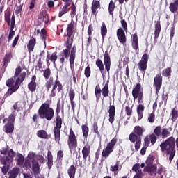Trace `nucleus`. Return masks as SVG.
<instances>
[{
  "mask_svg": "<svg viewBox=\"0 0 178 178\" xmlns=\"http://www.w3.org/2000/svg\"><path fill=\"white\" fill-rule=\"evenodd\" d=\"M74 34H76L74 24L70 23L67 27V40L65 42V49L60 53L59 57L61 65H65V59H69L70 67L72 71L74 69V60H76V53L77 52L76 46L72 47Z\"/></svg>",
  "mask_w": 178,
  "mask_h": 178,
  "instance_id": "nucleus-1",
  "label": "nucleus"
},
{
  "mask_svg": "<svg viewBox=\"0 0 178 178\" xmlns=\"http://www.w3.org/2000/svg\"><path fill=\"white\" fill-rule=\"evenodd\" d=\"M160 148L162 152H165V151L167 155H170L169 161L172 162L175 158V156L176 155V143L175 137L170 136L165 141L162 142L160 145Z\"/></svg>",
  "mask_w": 178,
  "mask_h": 178,
  "instance_id": "nucleus-2",
  "label": "nucleus"
},
{
  "mask_svg": "<svg viewBox=\"0 0 178 178\" xmlns=\"http://www.w3.org/2000/svg\"><path fill=\"white\" fill-rule=\"evenodd\" d=\"M172 130V127L163 128L161 126H156L154 129V133L149 134V138L151 141V145H155L156 143V140L159 138V137H162V138H166L170 136V131Z\"/></svg>",
  "mask_w": 178,
  "mask_h": 178,
  "instance_id": "nucleus-3",
  "label": "nucleus"
},
{
  "mask_svg": "<svg viewBox=\"0 0 178 178\" xmlns=\"http://www.w3.org/2000/svg\"><path fill=\"white\" fill-rule=\"evenodd\" d=\"M60 100H58L56 109V126L54 129V140L58 144H60V129H62V118L59 115V113H60Z\"/></svg>",
  "mask_w": 178,
  "mask_h": 178,
  "instance_id": "nucleus-4",
  "label": "nucleus"
},
{
  "mask_svg": "<svg viewBox=\"0 0 178 178\" xmlns=\"http://www.w3.org/2000/svg\"><path fill=\"white\" fill-rule=\"evenodd\" d=\"M38 113L40 119H46L48 122H51L55 116V111L51 108L49 103H43L39 108Z\"/></svg>",
  "mask_w": 178,
  "mask_h": 178,
  "instance_id": "nucleus-5",
  "label": "nucleus"
},
{
  "mask_svg": "<svg viewBox=\"0 0 178 178\" xmlns=\"http://www.w3.org/2000/svg\"><path fill=\"white\" fill-rule=\"evenodd\" d=\"M26 72H22L20 74L19 76L16 79L14 86L9 87L7 92L4 94L3 99H6L8 97H10L12 94H13L14 92H16V91L19 90V88H20V86L22 85V83L24 81V79H26Z\"/></svg>",
  "mask_w": 178,
  "mask_h": 178,
  "instance_id": "nucleus-6",
  "label": "nucleus"
},
{
  "mask_svg": "<svg viewBox=\"0 0 178 178\" xmlns=\"http://www.w3.org/2000/svg\"><path fill=\"white\" fill-rule=\"evenodd\" d=\"M154 161L155 156L152 154L149 155L146 160V166L143 170V171L150 173V176L156 175V165L154 164Z\"/></svg>",
  "mask_w": 178,
  "mask_h": 178,
  "instance_id": "nucleus-7",
  "label": "nucleus"
},
{
  "mask_svg": "<svg viewBox=\"0 0 178 178\" xmlns=\"http://www.w3.org/2000/svg\"><path fill=\"white\" fill-rule=\"evenodd\" d=\"M67 145L70 151H72V149H76V148L79 147L77 137L76 136V134H74V131L72 128L70 129V133L68 134Z\"/></svg>",
  "mask_w": 178,
  "mask_h": 178,
  "instance_id": "nucleus-8",
  "label": "nucleus"
},
{
  "mask_svg": "<svg viewBox=\"0 0 178 178\" xmlns=\"http://www.w3.org/2000/svg\"><path fill=\"white\" fill-rule=\"evenodd\" d=\"M52 86H54V87H56V89H57L58 92L63 91V85H62V83H60L58 79H56L54 82V77H50L49 79L47 80L44 84V87L47 91H49V90L52 88Z\"/></svg>",
  "mask_w": 178,
  "mask_h": 178,
  "instance_id": "nucleus-9",
  "label": "nucleus"
},
{
  "mask_svg": "<svg viewBox=\"0 0 178 178\" xmlns=\"http://www.w3.org/2000/svg\"><path fill=\"white\" fill-rule=\"evenodd\" d=\"M134 99H138V104H140L136 107V112L138 113V120H141L144 116V110L145 107L142 104L144 102V94L134 97Z\"/></svg>",
  "mask_w": 178,
  "mask_h": 178,
  "instance_id": "nucleus-10",
  "label": "nucleus"
},
{
  "mask_svg": "<svg viewBox=\"0 0 178 178\" xmlns=\"http://www.w3.org/2000/svg\"><path fill=\"white\" fill-rule=\"evenodd\" d=\"M118 143V139L113 138L106 145V148L102 150V154L103 158H108L109 155L113 152L115 145Z\"/></svg>",
  "mask_w": 178,
  "mask_h": 178,
  "instance_id": "nucleus-11",
  "label": "nucleus"
},
{
  "mask_svg": "<svg viewBox=\"0 0 178 178\" xmlns=\"http://www.w3.org/2000/svg\"><path fill=\"white\" fill-rule=\"evenodd\" d=\"M149 59V56L145 53L142 57L141 60L138 63V70L143 74H145L147 71V65H148V60Z\"/></svg>",
  "mask_w": 178,
  "mask_h": 178,
  "instance_id": "nucleus-12",
  "label": "nucleus"
},
{
  "mask_svg": "<svg viewBox=\"0 0 178 178\" xmlns=\"http://www.w3.org/2000/svg\"><path fill=\"white\" fill-rule=\"evenodd\" d=\"M22 70H23V69H22L20 65L15 68V72L13 77L8 79L6 81V86H7V87H13L15 86V80L13 79H16V77H20V74H22Z\"/></svg>",
  "mask_w": 178,
  "mask_h": 178,
  "instance_id": "nucleus-13",
  "label": "nucleus"
},
{
  "mask_svg": "<svg viewBox=\"0 0 178 178\" xmlns=\"http://www.w3.org/2000/svg\"><path fill=\"white\" fill-rule=\"evenodd\" d=\"M145 129H144V127H140L138 125L136 126L134 129V132H131L129 135V138H131L134 136H136L138 138H141V137L143 136V134L145 133Z\"/></svg>",
  "mask_w": 178,
  "mask_h": 178,
  "instance_id": "nucleus-14",
  "label": "nucleus"
},
{
  "mask_svg": "<svg viewBox=\"0 0 178 178\" xmlns=\"http://www.w3.org/2000/svg\"><path fill=\"white\" fill-rule=\"evenodd\" d=\"M143 91H144V88H143L141 83H137L135 86H134V88L132 89L133 98L138 97L140 95H143L144 94Z\"/></svg>",
  "mask_w": 178,
  "mask_h": 178,
  "instance_id": "nucleus-15",
  "label": "nucleus"
},
{
  "mask_svg": "<svg viewBox=\"0 0 178 178\" xmlns=\"http://www.w3.org/2000/svg\"><path fill=\"white\" fill-rule=\"evenodd\" d=\"M154 87L156 90V94H158L161 90V87H162V75L161 74H156L154 79Z\"/></svg>",
  "mask_w": 178,
  "mask_h": 178,
  "instance_id": "nucleus-16",
  "label": "nucleus"
},
{
  "mask_svg": "<svg viewBox=\"0 0 178 178\" xmlns=\"http://www.w3.org/2000/svg\"><path fill=\"white\" fill-rule=\"evenodd\" d=\"M104 63L105 66V70L109 73L111 70V56L109 55V51L108 50L104 52Z\"/></svg>",
  "mask_w": 178,
  "mask_h": 178,
  "instance_id": "nucleus-17",
  "label": "nucleus"
},
{
  "mask_svg": "<svg viewBox=\"0 0 178 178\" xmlns=\"http://www.w3.org/2000/svg\"><path fill=\"white\" fill-rule=\"evenodd\" d=\"M116 113V107H115V105H111L109 106L108 108V122L111 123V124H113V122H115V116Z\"/></svg>",
  "mask_w": 178,
  "mask_h": 178,
  "instance_id": "nucleus-18",
  "label": "nucleus"
},
{
  "mask_svg": "<svg viewBox=\"0 0 178 178\" xmlns=\"http://www.w3.org/2000/svg\"><path fill=\"white\" fill-rule=\"evenodd\" d=\"M50 62H53L54 64H55V62H56V60H58V53L57 52H54L51 54H48L46 58V63H47V67H49V66H51V63Z\"/></svg>",
  "mask_w": 178,
  "mask_h": 178,
  "instance_id": "nucleus-19",
  "label": "nucleus"
},
{
  "mask_svg": "<svg viewBox=\"0 0 178 178\" xmlns=\"http://www.w3.org/2000/svg\"><path fill=\"white\" fill-rule=\"evenodd\" d=\"M68 97L70 98L72 109V111H74V108H76V102H74V98L76 97V92L74 91V89H70L68 92Z\"/></svg>",
  "mask_w": 178,
  "mask_h": 178,
  "instance_id": "nucleus-20",
  "label": "nucleus"
},
{
  "mask_svg": "<svg viewBox=\"0 0 178 178\" xmlns=\"http://www.w3.org/2000/svg\"><path fill=\"white\" fill-rule=\"evenodd\" d=\"M37 76L33 75L31 77V81L28 83V90L31 91V92H35V90H37Z\"/></svg>",
  "mask_w": 178,
  "mask_h": 178,
  "instance_id": "nucleus-21",
  "label": "nucleus"
},
{
  "mask_svg": "<svg viewBox=\"0 0 178 178\" xmlns=\"http://www.w3.org/2000/svg\"><path fill=\"white\" fill-rule=\"evenodd\" d=\"M129 138L131 143H135V149L136 151H138V149H140V148L141 147L142 138H138L136 136L134 135L133 138Z\"/></svg>",
  "mask_w": 178,
  "mask_h": 178,
  "instance_id": "nucleus-22",
  "label": "nucleus"
},
{
  "mask_svg": "<svg viewBox=\"0 0 178 178\" xmlns=\"http://www.w3.org/2000/svg\"><path fill=\"white\" fill-rule=\"evenodd\" d=\"M82 155L83 161H87V158L90 161L91 159V147L90 146L83 147L82 149Z\"/></svg>",
  "mask_w": 178,
  "mask_h": 178,
  "instance_id": "nucleus-23",
  "label": "nucleus"
},
{
  "mask_svg": "<svg viewBox=\"0 0 178 178\" xmlns=\"http://www.w3.org/2000/svg\"><path fill=\"white\" fill-rule=\"evenodd\" d=\"M131 45L133 49L136 51L138 53L140 52V47L138 46V36L137 34L131 35Z\"/></svg>",
  "mask_w": 178,
  "mask_h": 178,
  "instance_id": "nucleus-24",
  "label": "nucleus"
},
{
  "mask_svg": "<svg viewBox=\"0 0 178 178\" xmlns=\"http://www.w3.org/2000/svg\"><path fill=\"white\" fill-rule=\"evenodd\" d=\"M117 37L121 42V44H125L126 42V33H124V31L122 30V28H119L117 31Z\"/></svg>",
  "mask_w": 178,
  "mask_h": 178,
  "instance_id": "nucleus-25",
  "label": "nucleus"
},
{
  "mask_svg": "<svg viewBox=\"0 0 178 178\" xmlns=\"http://www.w3.org/2000/svg\"><path fill=\"white\" fill-rule=\"evenodd\" d=\"M38 23H49V18L45 11H41L39 14Z\"/></svg>",
  "mask_w": 178,
  "mask_h": 178,
  "instance_id": "nucleus-26",
  "label": "nucleus"
},
{
  "mask_svg": "<svg viewBox=\"0 0 178 178\" xmlns=\"http://www.w3.org/2000/svg\"><path fill=\"white\" fill-rule=\"evenodd\" d=\"M12 58H13V56L12 55V51H9L6 54L3 59V67H4V69H6V67H8V65L10 63Z\"/></svg>",
  "mask_w": 178,
  "mask_h": 178,
  "instance_id": "nucleus-27",
  "label": "nucleus"
},
{
  "mask_svg": "<svg viewBox=\"0 0 178 178\" xmlns=\"http://www.w3.org/2000/svg\"><path fill=\"white\" fill-rule=\"evenodd\" d=\"M100 7H101V3L99 2V1L93 0L92 6H91V10H92V15H94L95 16H97V15H98V11L97 10H98V9H99Z\"/></svg>",
  "mask_w": 178,
  "mask_h": 178,
  "instance_id": "nucleus-28",
  "label": "nucleus"
},
{
  "mask_svg": "<svg viewBox=\"0 0 178 178\" xmlns=\"http://www.w3.org/2000/svg\"><path fill=\"white\" fill-rule=\"evenodd\" d=\"M5 20L7 23H16L15 19V14L12 15V12L8 10L5 13Z\"/></svg>",
  "mask_w": 178,
  "mask_h": 178,
  "instance_id": "nucleus-29",
  "label": "nucleus"
},
{
  "mask_svg": "<svg viewBox=\"0 0 178 178\" xmlns=\"http://www.w3.org/2000/svg\"><path fill=\"white\" fill-rule=\"evenodd\" d=\"M3 132L7 134H12L15 131V124L10 123H6L3 128Z\"/></svg>",
  "mask_w": 178,
  "mask_h": 178,
  "instance_id": "nucleus-30",
  "label": "nucleus"
},
{
  "mask_svg": "<svg viewBox=\"0 0 178 178\" xmlns=\"http://www.w3.org/2000/svg\"><path fill=\"white\" fill-rule=\"evenodd\" d=\"M37 44V39L35 38H32L29 40L28 44H27V49L29 54H31L33 51H34V47Z\"/></svg>",
  "mask_w": 178,
  "mask_h": 178,
  "instance_id": "nucleus-31",
  "label": "nucleus"
},
{
  "mask_svg": "<svg viewBox=\"0 0 178 178\" xmlns=\"http://www.w3.org/2000/svg\"><path fill=\"white\" fill-rule=\"evenodd\" d=\"M20 173V168L14 167L11 170L8 172V178H17L19 174Z\"/></svg>",
  "mask_w": 178,
  "mask_h": 178,
  "instance_id": "nucleus-32",
  "label": "nucleus"
},
{
  "mask_svg": "<svg viewBox=\"0 0 178 178\" xmlns=\"http://www.w3.org/2000/svg\"><path fill=\"white\" fill-rule=\"evenodd\" d=\"M32 163V170L34 175H39L40 173V163L37 160L33 159L31 161Z\"/></svg>",
  "mask_w": 178,
  "mask_h": 178,
  "instance_id": "nucleus-33",
  "label": "nucleus"
},
{
  "mask_svg": "<svg viewBox=\"0 0 178 178\" xmlns=\"http://www.w3.org/2000/svg\"><path fill=\"white\" fill-rule=\"evenodd\" d=\"M161 24L159 23H156L154 27V44H156L157 41H158V38L159 37V34H161Z\"/></svg>",
  "mask_w": 178,
  "mask_h": 178,
  "instance_id": "nucleus-34",
  "label": "nucleus"
},
{
  "mask_svg": "<svg viewBox=\"0 0 178 178\" xmlns=\"http://www.w3.org/2000/svg\"><path fill=\"white\" fill-rule=\"evenodd\" d=\"M16 116H17V114H15V112H12L8 118H6L3 120V123H6V122H8L7 123L15 124V120H16Z\"/></svg>",
  "mask_w": 178,
  "mask_h": 178,
  "instance_id": "nucleus-35",
  "label": "nucleus"
},
{
  "mask_svg": "<svg viewBox=\"0 0 178 178\" xmlns=\"http://www.w3.org/2000/svg\"><path fill=\"white\" fill-rule=\"evenodd\" d=\"M70 3H65L62 8H60V12L58 14V17H62L63 15H66L69 12V6H70Z\"/></svg>",
  "mask_w": 178,
  "mask_h": 178,
  "instance_id": "nucleus-36",
  "label": "nucleus"
},
{
  "mask_svg": "<svg viewBox=\"0 0 178 178\" xmlns=\"http://www.w3.org/2000/svg\"><path fill=\"white\" fill-rule=\"evenodd\" d=\"M15 161H16V165H17V166H23L24 163V156H23V154L20 153H17Z\"/></svg>",
  "mask_w": 178,
  "mask_h": 178,
  "instance_id": "nucleus-37",
  "label": "nucleus"
},
{
  "mask_svg": "<svg viewBox=\"0 0 178 178\" xmlns=\"http://www.w3.org/2000/svg\"><path fill=\"white\" fill-rule=\"evenodd\" d=\"M76 166L74 165H72L67 170L68 176L70 178H75L76 177Z\"/></svg>",
  "mask_w": 178,
  "mask_h": 178,
  "instance_id": "nucleus-38",
  "label": "nucleus"
},
{
  "mask_svg": "<svg viewBox=\"0 0 178 178\" xmlns=\"http://www.w3.org/2000/svg\"><path fill=\"white\" fill-rule=\"evenodd\" d=\"M100 30L102 41H104L105 37H106V34H108V28L106 27V25H105V23L102 24Z\"/></svg>",
  "mask_w": 178,
  "mask_h": 178,
  "instance_id": "nucleus-39",
  "label": "nucleus"
},
{
  "mask_svg": "<svg viewBox=\"0 0 178 178\" xmlns=\"http://www.w3.org/2000/svg\"><path fill=\"white\" fill-rule=\"evenodd\" d=\"M13 159L11 157H9L8 156H6L2 158L1 159V164L2 165H7L8 166H10V163H13Z\"/></svg>",
  "mask_w": 178,
  "mask_h": 178,
  "instance_id": "nucleus-40",
  "label": "nucleus"
},
{
  "mask_svg": "<svg viewBox=\"0 0 178 178\" xmlns=\"http://www.w3.org/2000/svg\"><path fill=\"white\" fill-rule=\"evenodd\" d=\"M169 9L172 13H176L178 9V0H175L173 3H171Z\"/></svg>",
  "mask_w": 178,
  "mask_h": 178,
  "instance_id": "nucleus-41",
  "label": "nucleus"
},
{
  "mask_svg": "<svg viewBox=\"0 0 178 178\" xmlns=\"http://www.w3.org/2000/svg\"><path fill=\"white\" fill-rule=\"evenodd\" d=\"M53 163H54V161H53L52 153H51V151H49L47 153V165L49 169H51L52 168Z\"/></svg>",
  "mask_w": 178,
  "mask_h": 178,
  "instance_id": "nucleus-42",
  "label": "nucleus"
},
{
  "mask_svg": "<svg viewBox=\"0 0 178 178\" xmlns=\"http://www.w3.org/2000/svg\"><path fill=\"white\" fill-rule=\"evenodd\" d=\"M36 134L39 138H43L44 140L48 138V133L45 130H39Z\"/></svg>",
  "mask_w": 178,
  "mask_h": 178,
  "instance_id": "nucleus-43",
  "label": "nucleus"
},
{
  "mask_svg": "<svg viewBox=\"0 0 178 178\" xmlns=\"http://www.w3.org/2000/svg\"><path fill=\"white\" fill-rule=\"evenodd\" d=\"M96 66H97L102 74L104 73V70H105V67L104 66V63L102 62V60H101V59L97 58L96 60Z\"/></svg>",
  "mask_w": 178,
  "mask_h": 178,
  "instance_id": "nucleus-44",
  "label": "nucleus"
},
{
  "mask_svg": "<svg viewBox=\"0 0 178 178\" xmlns=\"http://www.w3.org/2000/svg\"><path fill=\"white\" fill-rule=\"evenodd\" d=\"M81 129L83 137L84 138H87V137H88V132L90 131V128H88V126H87V124H82Z\"/></svg>",
  "mask_w": 178,
  "mask_h": 178,
  "instance_id": "nucleus-45",
  "label": "nucleus"
},
{
  "mask_svg": "<svg viewBox=\"0 0 178 178\" xmlns=\"http://www.w3.org/2000/svg\"><path fill=\"white\" fill-rule=\"evenodd\" d=\"M102 94L104 98L109 97V86H108V83H106L102 88Z\"/></svg>",
  "mask_w": 178,
  "mask_h": 178,
  "instance_id": "nucleus-46",
  "label": "nucleus"
},
{
  "mask_svg": "<svg viewBox=\"0 0 178 178\" xmlns=\"http://www.w3.org/2000/svg\"><path fill=\"white\" fill-rule=\"evenodd\" d=\"M42 72H43V77L46 80H49V79H51V68H49V67H47V68L42 70Z\"/></svg>",
  "mask_w": 178,
  "mask_h": 178,
  "instance_id": "nucleus-47",
  "label": "nucleus"
},
{
  "mask_svg": "<svg viewBox=\"0 0 178 178\" xmlns=\"http://www.w3.org/2000/svg\"><path fill=\"white\" fill-rule=\"evenodd\" d=\"M115 8H116V6L115 5V2L113 1H111L108 5V13L109 15H111V16H113V12L115 11Z\"/></svg>",
  "mask_w": 178,
  "mask_h": 178,
  "instance_id": "nucleus-48",
  "label": "nucleus"
},
{
  "mask_svg": "<svg viewBox=\"0 0 178 178\" xmlns=\"http://www.w3.org/2000/svg\"><path fill=\"white\" fill-rule=\"evenodd\" d=\"M162 76L163 77H170L172 76V67H168L162 71Z\"/></svg>",
  "mask_w": 178,
  "mask_h": 178,
  "instance_id": "nucleus-49",
  "label": "nucleus"
},
{
  "mask_svg": "<svg viewBox=\"0 0 178 178\" xmlns=\"http://www.w3.org/2000/svg\"><path fill=\"white\" fill-rule=\"evenodd\" d=\"M178 118V111L176 110V108L172 109L171 111V120L172 122H176Z\"/></svg>",
  "mask_w": 178,
  "mask_h": 178,
  "instance_id": "nucleus-50",
  "label": "nucleus"
},
{
  "mask_svg": "<svg viewBox=\"0 0 178 178\" xmlns=\"http://www.w3.org/2000/svg\"><path fill=\"white\" fill-rule=\"evenodd\" d=\"M22 165L26 170H29V169L31 168V160L30 159H26Z\"/></svg>",
  "mask_w": 178,
  "mask_h": 178,
  "instance_id": "nucleus-51",
  "label": "nucleus"
},
{
  "mask_svg": "<svg viewBox=\"0 0 178 178\" xmlns=\"http://www.w3.org/2000/svg\"><path fill=\"white\" fill-rule=\"evenodd\" d=\"M101 92H102V90H101L99 85H97L95 90V94L97 101L101 98Z\"/></svg>",
  "mask_w": 178,
  "mask_h": 178,
  "instance_id": "nucleus-52",
  "label": "nucleus"
},
{
  "mask_svg": "<svg viewBox=\"0 0 178 178\" xmlns=\"http://www.w3.org/2000/svg\"><path fill=\"white\" fill-rule=\"evenodd\" d=\"M92 130L94 133V134H96V136H100L99 131H98V122H94L92 126Z\"/></svg>",
  "mask_w": 178,
  "mask_h": 178,
  "instance_id": "nucleus-53",
  "label": "nucleus"
},
{
  "mask_svg": "<svg viewBox=\"0 0 178 178\" xmlns=\"http://www.w3.org/2000/svg\"><path fill=\"white\" fill-rule=\"evenodd\" d=\"M40 37L44 41V43L46 44L45 40H47V31L44 28L41 29Z\"/></svg>",
  "mask_w": 178,
  "mask_h": 178,
  "instance_id": "nucleus-54",
  "label": "nucleus"
},
{
  "mask_svg": "<svg viewBox=\"0 0 178 178\" xmlns=\"http://www.w3.org/2000/svg\"><path fill=\"white\" fill-rule=\"evenodd\" d=\"M84 74L87 79H89L90 76H91V68L90 67V65L85 68Z\"/></svg>",
  "mask_w": 178,
  "mask_h": 178,
  "instance_id": "nucleus-55",
  "label": "nucleus"
},
{
  "mask_svg": "<svg viewBox=\"0 0 178 178\" xmlns=\"http://www.w3.org/2000/svg\"><path fill=\"white\" fill-rule=\"evenodd\" d=\"M149 144H151V138H149V135L146 136L144 138V147H149Z\"/></svg>",
  "mask_w": 178,
  "mask_h": 178,
  "instance_id": "nucleus-56",
  "label": "nucleus"
},
{
  "mask_svg": "<svg viewBox=\"0 0 178 178\" xmlns=\"http://www.w3.org/2000/svg\"><path fill=\"white\" fill-rule=\"evenodd\" d=\"M23 9V3L20 4L19 6H17L15 10V15L17 16H22V10Z\"/></svg>",
  "mask_w": 178,
  "mask_h": 178,
  "instance_id": "nucleus-57",
  "label": "nucleus"
},
{
  "mask_svg": "<svg viewBox=\"0 0 178 178\" xmlns=\"http://www.w3.org/2000/svg\"><path fill=\"white\" fill-rule=\"evenodd\" d=\"M9 169H10V165H4L2 168H1V173H3V175H7L8 172H9Z\"/></svg>",
  "mask_w": 178,
  "mask_h": 178,
  "instance_id": "nucleus-58",
  "label": "nucleus"
},
{
  "mask_svg": "<svg viewBox=\"0 0 178 178\" xmlns=\"http://www.w3.org/2000/svg\"><path fill=\"white\" fill-rule=\"evenodd\" d=\"M49 97L50 98H54L56 97V86H54V85L52 86V88L50 92Z\"/></svg>",
  "mask_w": 178,
  "mask_h": 178,
  "instance_id": "nucleus-59",
  "label": "nucleus"
},
{
  "mask_svg": "<svg viewBox=\"0 0 178 178\" xmlns=\"http://www.w3.org/2000/svg\"><path fill=\"white\" fill-rule=\"evenodd\" d=\"M147 121L149 123H154L155 122V113H152L148 115Z\"/></svg>",
  "mask_w": 178,
  "mask_h": 178,
  "instance_id": "nucleus-60",
  "label": "nucleus"
},
{
  "mask_svg": "<svg viewBox=\"0 0 178 178\" xmlns=\"http://www.w3.org/2000/svg\"><path fill=\"white\" fill-rule=\"evenodd\" d=\"M125 112L127 116H131L133 115V108L131 107H129L128 106H125Z\"/></svg>",
  "mask_w": 178,
  "mask_h": 178,
  "instance_id": "nucleus-61",
  "label": "nucleus"
},
{
  "mask_svg": "<svg viewBox=\"0 0 178 178\" xmlns=\"http://www.w3.org/2000/svg\"><path fill=\"white\" fill-rule=\"evenodd\" d=\"M110 170H111V172H118L119 170L118 161L116 162L115 165L110 166Z\"/></svg>",
  "mask_w": 178,
  "mask_h": 178,
  "instance_id": "nucleus-62",
  "label": "nucleus"
},
{
  "mask_svg": "<svg viewBox=\"0 0 178 178\" xmlns=\"http://www.w3.org/2000/svg\"><path fill=\"white\" fill-rule=\"evenodd\" d=\"M70 15L71 16H76V4H74V2L72 3Z\"/></svg>",
  "mask_w": 178,
  "mask_h": 178,
  "instance_id": "nucleus-63",
  "label": "nucleus"
},
{
  "mask_svg": "<svg viewBox=\"0 0 178 178\" xmlns=\"http://www.w3.org/2000/svg\"><path fill=\"white\" fill-rule=\"evenodd\" d=\"M37 66L38 67V70L39 72H42V58H40L38 59V63H37Z\"/></svg>",
  "mask_w": 178,
  "mask_h": 178,
  "instance_id": "nucleus-64",
  "label": "nucleus"
}]
</instances>
